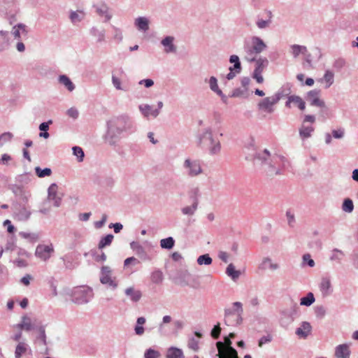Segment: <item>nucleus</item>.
I'll return each instance as SVG.
<instances>
[{"label":"nucleus","mask_w":358,"mask_h":358,"mask_svg":"<svg viewBox=\"0 0 358 358\" xmlns=\"http://www.w3.org/2000/svg\"><path fill=\"white\" fill-rule=\"evenodd\" d=\"M267 15L268 19L267 20H263L258 18L256 21V25L257 27L260 29H264L268 28L270 24H271V18H272V13L271 10L267 11Z\"/></svg>","instance_id":"obj_33"},{"label":"nucleus","mask_w":358,"mask_h":358,"mask_svg":"<svg viewBox=\"0 0 358 358\" xmlns=\"http://www.w3.org/2000/svg\"><path fill=\"white\" fill-rule=\"evenodd\" d=\"M124 294L134 303L138 302L142 297V292L139 289H136L134 287H127Z\"/></svg>","instance_id":"obj_17"},{"label":"nucleus","mask_w":358,"mask_h":358,"mask_svg":"<svg viewBox=\"0 0 358 358\" xmlns=\"http://www.w3.org/2000/svg\"><path fill=\"white\" fill-rule=\"evenodd\" d=\"M107 131L104 139L110 145H115L124 132H132L134 123L127 115L114 116L107 121Z\"/></svg>","instance_id":"obj_1"},{"label":"nucleus","mask_w":358,"mask_h":358,"mask_svg":"<svg viewBox=\"0 0 358 358\" xmlns=\"http://www.w3.org/2000/svg\"><path fill=\"white\" fill-rule=\"evenodd\" d=\"M188 347L194 351L199 350V341L194 338H192L188 341Z\"/></svg>","instance_id":"obj_63"},{"label":"nucleus","mask_w":358,"mask_h":358,"mask_svg":"<svg viewBox=\"0 0 358 358\" xmlns=\"http://www.w3.org/2000/svg\"><path fill=\"white\" fill-rule=\"evenodd\" d=\"M256 66L254 70V71L257 72H263L264 69L268 66V60L265 57H259V59H256L255 61Z\"/></svg>","instance_id":"obj_40"},{"label":"nucleus","mask_w":358,"mask_h":358,"mask_svg":"<svg viewBox=\"0 0 358 358\" xmlns=\"http://www.w3.org/2000/svg\"><path fill=\"white\" fill-rule=\"evenodd\" d=\"M342 210L345 213H352L354 210V204L350 199H345L342 205Z\"/></svg>","instance_id":"obj_52"},{"label":"nucleus","mask_w":358,"mask_h":358,"mask_svg":"<svg viewBox=\"0 0 358 358\" xmlns=\"http://www.w3.org/2000/svg\"><path fill=\"white\" fill-rule=\"evenodd\" d=\"M282 92H278L271 96H267L262 99L257 105V109L268 114H272L275 111V105L282 98Z\"/></svg>","instance_id":"obj_5"},{"label":"nucleus","mask_w":358,"mask_h":358,"mask_svg":"<svg viewBox=\"0 0 358 358\" xmlns=\"http://www.w3.org/2000/svg\"><path fill=\"white\" fill-rule=\"evenodd\" d=\"M13 137L10 132H5L0 135V146L3 145L6 142L10 141Z\"/></svg>","instance_id":"obj_59"},{"label":"nucleus","mask_w":358,"mask_h":358,"mask_svg":"<svg viewBox=\"0 0 358 358\" xmlns=\"http://www.w3.org/2000/svg\"><path fill=\"white\" fill-rule=\"evenodd\" d=\"M174 37L171 36H166L161 41V44L164 47V52L166 54L176 53L177 47L174 45Z\"/></svg>","instance_id":"obj_15"},{"label":"nucleus","mask_w":358,"mask_h":358,"mask_svg":"<svg viewBox=\"0 0 358 358\" xmlns=\"http://www.w3.org/2000/svg\"><path fill=\"white\" fill-rule=\"evenodd\" d=\"M259 268L261 270H266L269 268L272 271H275L279 268V264L272 262L271 259L269 257H264L262 259V263L259 264Z\"/></svg>","instance_id":"obj_24"},{"label":"nucleus","mask_w":358,"mask_h":358,"mask_svg":"<svg viewBox=\"0 0 358 358\" xmlns=\"http://www.w3.org/2000/svg\"><path fill=\"white\" fill-rule=\"evenodd\" d=\"M31 215V212L25 207L20 208L17 212L15 213V217L20 221L27 220Z\"/></svg>","instance_id":"obj_38"},{"label":"nucleus","mask_w":358,"mask_h":358,"mask_svg":"<svg viewBox=\"0 0 358 358\" xmlns=\"http://www.w3.org/2000/svg\"><path fill=\"white\" fill-rule=\"evenodd\" d=\"M289 49V52L294 58H297L300 54L306 55L308 52L306 46L297 44L291 45Z\"/></svg>","instance_id":"obj_25"},{"label":"nucleus","mask_w":358,"mask_h":358,"mask_svg":"<svg viewBox=\"0 0 358 358\" xmlns=\"http://www.w3.org/2000/svg\"><path fill=\"white\" fill-rule=\"evenodd\" d=\"M175 241L173 237H168L166 238H163L160 241V246L164 249H172L174 246Z\"/></svg>","instance_id":"obj_45"},{"label":"nucleus","mask_w":358,"mask_h":358,"mask_svg":"<svg viewBox=\"0 0 358 358\" xmlns=\"http://www.w3.org/2000/svg\"><path fill=\"white\" fill-rule=\"evenodd\" d=\"M10 45L9 32L7 31H0V52L8 49Z\"/></svg>","instance_id":"obj_21"},{"label":"nucleus","mask_w":358,"mask_h":358,"mask_svg":"<svg viewBox=\"0 0 358 358\" xmlns=\"http://www.w3.org/2000/svg\"><path fill=\"white\" fill-rule=\"evenodd\" d=\"M85 17V13L83 10L71 11L69 15V18L73 24L81 22Z\"/></svg>","instance_id":"obj_36"},{"label":"nucleus","mask_w":358,"mask_h":358,"mask_svg":"<svg viewBox=\"0 0 358 358\" xmlns=\"http://www.w3.org/2000/svg\"><path fill=\"white\" fill-rule=\"evenodd\" d=\"M160 356L159 352L152 348L148 349L144 354L145 358H158Z\"/></svg>","instance_id":"obj_58"},{"label":"nucleus","mask_w":358,"mask_h":358,"mask_svg":"<svg viewBox=\"0 0 358 358\" xmlns=\"http://www.w3.org/2000/svg\"><path fill=\"white\" fill-rule=\"evenodd\" d=\"M53 252L54 248L52 244L49 245L40 244L36 248L35 255L42 261L46 262L50 258Z\"/></svg>","instance_id":"obj_12"},{"label":"nucleus","mask_w":358,"mask_h":358,"mask_svg":"<svg viewBox=\"0 0 358 358\" xmlns=\"http://www.w3.org/2000/svg\"><path fill=\"white\" fill-rule=\"evenodd\" d=\"M150 279L153 283L160 284L164 280L163 273L159 269L155 270L151 273Z\"/></svg>","instance_id":"obj_44"},{"label":"nucleus","mask_w":358,"mask_h":358,"mask_svg":"<svg viewBox=\"0 0 358 358\" xmlns=\"http://www.w3.org/2000/svg\"><path fill=\"white\" fill-rule=\"evenodd\" d=\"M36 176L38 178H44L50 176L52 174V170L50 168H45L42 169L39 166H36L34 169Z\"/></svg>","instance_id":"obj_50"},{"label":"nucleus","mask_w":358,"mask_h":358,"mask_svg":"<svg viewBox=\"0 0 358 358\" xmlns=\"http://www.w3.org/2000/svg\"><path fill=\"white\" fill-rule=\"evenodd\" d=\"M320 288L323 296L329 295L332 292L331 284L329 278H323L322 279Z\"/></svg>","instance_id":"obj_27"},{"label":"nucleus","mask_w":358,"mask_h":358,"mask_svg":"<svg viewBox=\"0 0 358 358\" xmlns=\"http://www.w3.org/2000/svg\"><path fill=\"white\" fill-rule=\"evenodd\" d=\"M135 252L141 259L143 260L150 259L144 248L142 245H141L139 248H137V250L135 251Z\"/></svg>","instance_id":"obj_60"},{"label":"nucleus","mask_w":358,"mask_h":358,"mask_svg":"<svg viewBox=\"0 0 358 358\" xmlns=\"http://www.w3.org/2000/svg\"><path fill=\"white\" fill-rule=\"evenodd\" d=\"M315 297L312 292H308L307 295L302 297L300 300V304L301 306H310L315 302Z\"/></svg>","instance_id":"obj_46"},{"label":"nucleus","mask_w":358,"mask_h":358,"mask_svg":"<svg viewBox=\"0 0 358 358\" xmlns=\"http://www.w3.org/2000/svg\"><path fill=\"white\" fill-rule=\"evenodd\" d=\"M90 33L96 38L97 43H102L105 41L106 31L104 29H99L96 27L91 28Z\"/></svg>","instance_id":"obj_29"},{"label":"nucleus","mask_w":358,"mask_h":358,"mask_svg":"<svg viewBox=\"0 0 358 358\" xmlns=\"http://www.w3.org/2000/svg\"><path fill=\"white\" fill-rule=\"evenodd\" d=\"M27 345L24 343H19L15 348V358H20L21 356L27 351Z\"/></svg>","instance_id":"obj_55"},{"label":"nucleus","mask_w":358,"mask_h":358,"mask_svg":"<svg viewBox=\"0 0 358 358\" xmlns=\"http://www.w3.org/2000/svg\"><path fill=\"white\" fill-rule=\"evenodd\" d=\"M323 80L326 82L327 85L325 88H329L334 83V73L329 70L326 71Z\"/></svg>","instance_id":"obj_53"},{"label":"nucleus","mask_w":358,"mask_h":358,"mask_svg":"<svg viewBox=\"0 0 358 358\" xmlns=\"http://www.w3.org/2000/svg\"><path fill=\"white\" fill-rule=\"evenodd\" d=\"M224 341V343L218 341L216 343L218 358H238L237 351L231 346L230 338L225 336Z\"/></svg>","instance_id":"obj_7"},{"label":"nucleus","mask_w":358,"mask_h":358,"mask_svg":"<svg viewBox=\"0 0 358 358\" xmlns=\"http://www.w3.org/2000/svg\"><path fill=\"white\" fill-rule=\"evenodd\" d=\"M208 83L210 89L215 93L220 90L217 85V80L215 76H211L210 78Z\"/></svg>","instance_id":"obj_56"},{"label":"nucleus","mask_w":358,"mask_h":358,"mask_svg":"<svg viewBox=\"0 0 358 358\" xmlns=\"http://www.w3.org/2000/svg\"><path fill=\"white\" fill-rule=\"evenodd\" d=\"M220 333H221V327L220 326V323H217L213 328L210 334H211V336L214 339H217L220 337Z\"/></svg>","instance_id":"obj_62"},{"label":"nucleus","mask_w":358,"mask_h":358,"mask_svg":"<svg viewBox=\"0 0 358 358\" xmlns=\"http://www.w3.org/2000/svg\"><path fill=\"white\" fill-rule=\"evenodd\" d=\"M212 262H213V259L208 254L200 255L196 259L197 264L201 266V265L208 266L212 264Z\"/></svg>","instance_id":"obj_49"},{"label":"nucleus","mask_w":358,"mask_h":358,"mask_svg":"<svg viewBox=\"0 0 358 358\" xmlns=\"http://www.w3.org/2000/svg\"><path fill=\"white\" fill-rule=\"evenodd\" d=\"M320 92V90H317L309 91L306 96V100L311 106L320 107L322 108V111L327 110V108L324 101L319 98Z\"/></svg>","instance_id":"obj_11"},{"label":"nucleus","mask_w":358,"mask_h":358,"mask_svg":"<svg viewBox=\"0 0 358 358\" xmlns=\"http://www.w3.org/2000/svg\"><path fill=\"white\" fill-rule=\"evenodd\" d=\"M199 205L192 203L191 206H187L181 208V212L184 215L192 216L198 208Z\"/></svg>","instance_id":"obj_41"},{"label":"nucleus","mask_w":358,"mask_h":358,"mask_svg":"<svg viewBox=\"0 0 358 358\" xmlns=\"http://www.w3.org/2000/svg\"><path fill=\"white\" fill-rule=\"evenodd\" d=\"M252 48L248 49V55L260 54L266 48L265 43L258 36L252 38Z\"/></svg>","instance_id":"obj_13"},{"label":"nucleus","mask_w":358,"mask_h":358,"mask_svg":"<svg viewBox=\"0 0 358 358\" xmlns=\"http://www.w3.org/2000/svg\"><path fill=\"white\" fill-rule=\"evenodd\" d=\"M188 196L192 203L199 205V197L201 196V191L199 187H194L188 192Z\"/></svg>","instance_id":"obj_35"},{"label":"nucleus","mask_w":358,"mask_h":358,"mask_svg":"<svg viewBox=\"0 0 358 358\" xmlns=\"http://www.w3.org/2000/svg\"><path fill=\"white\" fill-rule=\"evenodd\" d=\"M112 83L117 90L128 91V87L126 85H122L120 79L114 75L112 76Z\"/></svg>","instance_id":"obj_48"},{"label":"nucleus","mask_w":358,"mask_h":358,"mask_svg":"<svg viewBox=\"0 0 358 358\" xmlns=\"http://www.w3.org/2000/svg\"><path fill=\"white\" fill-rule=\"evenodd\" d=\"M138 108L143 117L146 118L150 116L157 117L160 113L159 110H153L152 107L148 104L139 105Z\"/></svg>","instance_id":"obj_18"},{"label":"nucleus","mask_w":358,"mask_h":358,"mask_svg":"<svg viewBox=\"0 0 358 358\" xmlns=\"http://www.w3.org/2000/svg\"><path fill=\"white\" fill-rule=\"evenodd\" d=\"M94 296L93 290L88 286L75 287L71 293V301L78 305L87 303Z\"/></svg>","instance_id":"obj_4"},{"label":"nucleus","mask_w":358,"mask_h":358,"mask_svg":"<svg viewBox=\"0 0 358 358\" xmlns=\"http://www.w3.org/2000/svg\"><path fill=\"white\" fill-rule=\"evenodd\" d=\"M254 160L255 164L262 166L263 170L269 176H274L282 173L281 168L278 166L280 162L282 163V167L283 168L289 164V161L283 156H271L267 149L257 152L255 156Z\"/></svg>","instance_id":"obj_2"},{"label":"nucleus","mask_w":358,"mask_h":358,"mask_svg":"<svg viewBox=\"0 0 358 358\" xmlns=\"http://www.w3.org/2000/svg\"><path fill=\"white\" fill-rule=\"evenodd\" d=\"M182 166L186 174L190 178H194L203 173V169L199 159L187 158L184 161Z\"/></svg>","instance_id":"obj_9"},{"label":"nucleus","mask_w":358,"mask_h":358,"mask_svg":"<svg viewBox=\"0 0 358 358\" xmlns=\"http://www.w3.org/2000/svg\"><path fill=\"white\" fill-rule=\"evenodd\" d=\"M272 336L271 334H267L266 336H264L260 338L258 342L259 347H262L263 345L270 343L272 341Z\"/></svg>","instance_id":"obj_64"},{"label":"nucleus","mask_w":358,"mask_h":358,"mask_svg":"<svg viewBox=\"0 0 358 358\" xmlns=\"http://www.w3.org/2000/svg\"><path fill=\"white\" fill-rule=\"evenodd\" d=\"M96 12L99 16L105 17V22L109 21L112 17V15L109 13L108 7L106 4L97 6Z\"/></svg>","instance_id":"obj_28"},{"label":"nucleus","mask_w":358,"mask_h":358,"mask_svg":"<svg viewBox=\"0 0 358 358\" xmlns=\"http://www.w3.org/2000/svg\"><path fill=\"white\" fill-rule=\"evenodd\" d=\"M334 356L336 358H350V350L346 343L341 344L335 348Z\"/></svg>","instance_id":"obj_16"},{"label":"nucleus","mask_w":358,"mask_h":358,"mask_svg":"<svg viewBox=\"0 0 358 358\" xmlns=\"http://www.w3.org/2000/svg\"><path fill=\"white\" fill-rule=\"evenodd\" d=\"M315 129L312 126H307L304 124H302L301 127L299 129V136L302 140L307 139L312 136V133L314 131Z\"/></svg>","instance_id":"obj_26"},{"label":"nucleus","mask_w":358,"mask_h":358,"mask_svg":"<svg viewBox=\"0 0 358 358\" xmlns=\"http://www.w3.org/2000/svg\"><path fill=\"white\" fill-rule=\"evenodd\" d=\"M114 238V236L113 234H108L104 237H102L98 244V248L100 250H102L106 246H109L113 240Z\"/></svg>","instance_id":"obj_42"},{"label":"nucleus","mask_w":358,"mask_h":358,"mask_svg":"<svg viewBox=\"0 0 358 358\" xmlns=\"http://www.w3.org/2000/svg\"><path fill=\"white\" fill-rule=\"evenodd\" d=\"M45 327L46 325L42 324L41 322L35 324V329L38 332L37 339L40 340L44 345H47Z\"/></svg>","instance_id":"obj_23"},{"label":"nucleus","mask_w":358,"mask_h":358,"mask_svg":"<svg viewBox=\"0 0 358 358\" xmlns=\"http://www.w3.org/2000/svg\"><path fill=\"white\" fill-rule=\"evenodd\" d=\"M113 271L108 266H103L101 268L99 280L102 285L114 291L118 287V282L115 277H113Z\"/></svg>","instance_id":"obj_8"},{"label":"nucleus","mask_w":358,"mask_h":358,"mask_svg":"<svg viewBox=\"0 0 358 358\" xmlns=\"http://www.w3.org/2000/svg\"><path fill=\"white\" fill-rule=\"evenodd\" d=\"M166 358H185V356L181 349L171 347L167 350Z\"/></svg>","instance_id":"obj_31"},{"label":"nucleus","mask_w":358,"mask_h":358,"mask_svg":"<svg viewBox=\"0 0 358 358\" xmlns=\"http://www.w3.org/2000/svg\"><path fill=\"white\" fill-rule=\"evenodd\" d=\"M199 144L205 148L210 155H217L221 152V143L215 138L210 127L205 128L199 136Z\"/></svg>","instance_id":"obj_3"},{"label":"nucleus","mask_w":358,"mask_h":358,"mask_svg":"<svg viewBox=\"0 0 358 358\" xmlns=\"http://www.w3.org/2000/svg\"><path fill=\"white\" fill-rule=\"evenodd\" d=\"M58 187L57 184L52 183L50 185L48 189V201H53V205L55 207H59L61 205L62 198L57 195Z\"/></svg>","instance_id":"obj_14"},{"label":"nucleus","mask_w":358,"mask_h":358,"mask_svg":"<svg viewBox=\"0 0 358 358\" xmlns=\"http://www.w3.org/2000/svg\"><path fill=\"white\" fill-rule=\"evenodd\" d=\"M59 82L66 87L69 92H72L75 89V85L72 83L70 78L66 75H61L59 77Z\"/></svg>","instance_id":"obj_37"},{"label":"nucleus","mask_w":358,"mask_h":358,"mask_svg":"<svg viewBox=\"0 0 358 358\" xmlns=\"http://www.w3.org/2000/svg\"><path fill=\"white\" fill-rule=\"evenodd\" d=\"M226 274L230 277L232 280L236 281L239 278L241 273L240 271L236 270L235 266L231 263L226 268Z\"/></svg>","instance_id":"obj_34"},{"label":"nucleus","mask_w":358,"mask_h":358,"mask_svg":"<svg viewBox=\"0 0 358 358\" xmlns=\"http://www.w3.org/2000/svg\"><path fill=\"white\" fill-rule=\"evenodd\" d=\"M247 91H248L247 89L241 90L240 88H236L232 92L231 96V97H247V96H248Z\"/></svg>","instance_id":"obj_57"},{"label":"nucleus","mask_w":358,"mask_h":358,"mask_svg":"<svg viewBox=\"0 0 358 358\" xmlns=\"http://www.w3.org/2000/svg\"><path fill=\"white\" fill-rule=\"evenodd\" d=\"M298 306L294 303L289 308H284L280 312L279 322L282 327H287L291 324L296 315Z\"/></svg>","instance_id":"obj_10"},{"label":"nucleus","mask_w":358,"mask_h":358,"mask_svg":"<svg viewBox=\"0 0 358 358\" xmlns=\"http://www.w3.org/2000/svg\"><path fill=\"white\" fill-rule=\"evenodd\" d=\"M145 318L144 317H140L137 318L136 325L135 327V333L136 335L141 336L144 333V328L143 324L145 323Z\"/></svg>","instance_id":"obj_43"},{"label":"nucleus","mask_w":358,"mask_h":358,"mask_svg":"<svg viewBox=\"0 0 358 358\" xmlns=\"http://www.w3.org/2000/svg\"><path fill=\"white\" fill-rule=\"evenodd\" d=\"M16 327L21 330H25L27 331L35 329V325H32L31 320L27 315H23L21 322L17 324Z\"/></svg>","instance_id":"obj_22"},{"label":"nucleus","mask_w":358,"mask_h":358,"mask_svg":"<svg viewBox=\"0 0 358 358\" xmlns=\"http://www.w3.org/2000/svg\"><path fill=\"white\" fill-rule=\"evenodd\" d=\"M292 103L296 104L298 106V108L301 110H303L306 108V103L299 96H289L287 98V101L285 102V106L287 108H291Z\"/></svg>","instance_id":"obj_19"},{"label":"nucleus","mask_w":358,"mask_h":358,"mask_svg":"<svg viewBox=\"0 0 358 358\" xmlns=\"http://www.w3.org/2000/svg\"><path fill=\"white\" fill-rule=\"evenodd\" d=\"M344 257L345 253L342 250L337 248H334L331 252L329 259L331 261H335L338 263H341Z\"/></svg>","instance_id":"obj_39"},{"label":"nucleus","mask_w":358,"mask_h":358,"mask_svg":"<svg viewBox=\"0 0 358 358\" xmlns=\"http://www.w3.org/2000/svg\"><path fill=\"white\" fill-rule=\"evenodd\" d=\"M302 259H303V265L307 264L308 266H310L311 268L315 266V262L313 259H311V257L309 254L303 255Z\"/></svg>","instance_id":"obj_61"},{"label":"nucleus","mask_w":358,"mask_h":358,"mask_svg":"<svg viewBox=\"0 0 358 358\" xmlns=\"http://www.w3.org/2000/svg\"><path fill=\"white\" fill-rule=\"evenodd\" d=\"M134 24L138 30L146 31L149 29V21L145 17H137Z\"/></svg>","instance_id":"obj_32"},{"label":"nucleus","mask_w":358,"mask_h":358,"mask_svg":"<svg viewBox=\"0 0 358 358\" xmlns=\"http://www.w3.org/2000/svg\"><path fill=\"white\" fill-rule=\"evenodd\" d=\"M170 278L176 285L181 287L189 286L194 289L198 287V285L195 283L194 280L191 282L192 275L187 269L177 270Z\"/></svg>","instance_id":"obj_6"},{"label":"nucleus","mask_w":358,"mask_h":358,"mask_svg":"<svg viewBox=\"0 0 358 358\" xmlns=\"http://www.w3.org/2000/svg\"><path fill=\"white\" fill-rule=\"evenodd\" d=\"M20 236L25 239H29L32 242L37 241L39 239V235L36 233H27L22 231L20 232Z\"/></svg>","instance_id":"obj_54"},{"label":"nucleus","mask_w":358,"mask_h":358,"mask_svg":"<svg viewBox=\"0 0 358 358\" xmlns=\"http://www.w3.org/2000/svg\"><path fill=\"white\" fill-rule=\"evenodd\" d=\"M233 306L237 307V318L236 320V324L237 325H239L243 322L242 314L243 313V310L242 307V303L241 302L236 301L233 303Z\"/></svg>","instance_id":"obj_47"},{"label":"nucleus","mask_w":358,"mask_h":358,"mask_svg":"<svg viewBox=\"0 0 358 358\" xmlns=\"http://www.w3.org/2000/svg\"><path fill=\"white\" fill-rule=\"evenodd\" d=\"M73 154L77 157L78 162H82L84 160L85 153L83 150L79 146H74L72 148Z\"/></svg>","instance_id":"obj_51"},{"label":"nucleus","mask_w":358,"mask_h":358,"mask_svg":"<svg viewBox=\"0 0 358 358\" xmlns=\"http://www.w3.org/2000/svg\"><path fill=\"white\" fill-rule=\"evenodd\" d=\"M312 331V327L308 322H303L300 327L296 329V334L302 338H306Z\"/></svg>","instance_id":"obj_20"},{"label":"nucleus","mask_w":358,"mask_h":358,"mask_svg":"<svg viewBox=\"0 0 358 358\" xmlns=\"http://www.w3.org/2000/svg\"><path fill=\"white\" fill-rule=\"evenodd\" d=\"M229 62L230 63L234 64V65L232 66H230L229 70L230 71L241 73L242 67L239 57L236 55H231L229 57Z\"/></svg>","instance_id":"obj_30"}]
</instances>
